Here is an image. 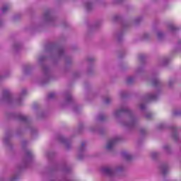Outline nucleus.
I'll list each match as a JSON object with an SVG mask.
<instances>
[{
  "label": "nucleus",
  "instance_id": "f8f14e48",
  "mask_svg": "<svg viewBox=\"0 0 181 181\" xmlns=\"http://www.w3.org/2000/svg\"><path fill=\"white\" fill-rule=\"evenodd\" d=\"M64 101L61 104L63 108L65 107H69V105H71V104H74V97H73V94L70 90H66L64 93Z\"/></svg>",
  "mask_w": 181,
  "mask_h": 181
},
{
  "label": "nucleus",
  "instance_id": "aec40b11",
  "mask_svg": "<svg viewBox=\"0 0 181 181\" xmlns=\"http://www.w3.org/2000/svg\"><path fill=\"white\" fill-rule=\"evenodd\" d=\"M90 132H97L99 135H104L105 134V129L97 126H93L89 128Z\"/></svg>",
  "mask_w": 181,
  "mask_h": 181
},
{
  "label": "nucleus",
  "instance_id": "a211bd4d",
  "mask_svg": "<svg viewBox=\"0 0 181 181\" xmlns=\"http://www.w3.org/2000/svg\"><path fill=\"white\" fill-rule=\"evenodd\" d=\"M100 25H103V20H97L93 24L90 25L88 26L86 36L88 37V36H90V35L97 29V28H100Z\"/></svg>",
  "mask_w": 181,
  "mask_h": 181
},
{
  "label": "nucleus",
  "instance_id": "6e6552de",
  "mask_svg": "<svg viewBox=\"0 0 181 181\" xmlns=\"http://www.w3.org/2000/svg\"><path fill=\"white\" fill-rule=\"evenodd\" d=\"M113 22H122V28L119 31L114 33V39L118 43H121L124 40V32L131 26V22L122 21L121 16H115L112 18Z\"/></svg>",
  "mask_w": 181,
  "mask_h": 181
},
{
  "label": "nucleus",
  "instance_id": "0e129e2a",
  "mask_svg": "<svg viewBox=\"0 0 181 181\" xmlns=\"http://www.w3.org/2000/svg\"><path fill=\"white\" fill-rule=\"evenodd\" d=\"M119 57L121 59V58L122 57V56H121V55H119Z\"/></svg>",
  "mask_w": 181,
  "mask_h": 181
},
{
  "label": "nucleus",
  "instance_id": "9b49d317",
  "mask_svg": "<svg viewBox=\"0 0 181 181\" xmlns=\"http://www.w3.org/2000/svg\"><path fill=\"white\" fill-rule=\"evenodd\" d=\"M88 66L86 69L88 76H93L95 74V69H94V63H95V58L94 57H88L86 58Z\"/></svg>",
  "mask_w": 181,
  "mask_h": 181
},
{
  "label": "nucleus",
  "instance_id": "393cba45",
  "mask_svg": "<svg viewBox=\"0 0 181 181\" xmlns=\"http://www.w3.org/2000/svg\"><path fill=\"white\" fill-rule=\"evenodd\" d=\"M122 156L123 159H125V160H127L128 162H129V160H132V155L128 153V151L122 152Z\"/></svg>",
  "mask_w": 181,
  "mask_h": 181
},
{
  "label": "nucleus",
  "instance_id": "9d476101",
  "mask_svg": "<svg viewBox=\"0 0 181 181\" xmlns=\"http://www.w3.org/2000/svg\"><path fill=\"white\" fill-rule=\"evenodd\" d=\"M121 141H122V136H116L109 140L106 144V151L114 153L115 152V145L117 144L118 142H121Z\"/></svg>",
  "mask_w": 181,
  "mask_h": 181
},
{
  "label": "nucleus",
  "instance_id": "2f4dec72",
  "mask_svg": "<svg viewBox=\"0 0 181 181\" xmlns=\"http://www.w3.org/2000/svg\"><path fill=\"white\" fill-rule=\"evenodd\" d=\"M97 92H95V90H90L89 92H88L86 98V100H88V97H90V98H93L94 97H97Z\"/></svg>",
  "mask_w": 181,
  "mask_h": 181
},
{
  "label": "nucleus",
  "instance_id": "a18cd8bd",
  "mask_svg": "<svg viewBox=\"0 0 181 181\" xmlns=\"http://www.w3.org/2000/svg\"><path fill=\"white\" fill-rule=\"evenodd\" d=\"M9 5H4L3 6V7L1 8V11L2 13H6V12H8V11H9Z\"/></svg>",
  "mask_w": 181,
  "mask_h": 181
},
{
  "label": "nucleus",
  "instance_id": "052dcab7",
  "mask_svg": "<svg viewBox=\"0 0 181 181\" xmlns=\"http://www.w3.org/2000/svg\"><path fill=\"white\" fill-rule=\"evenodd\" d=\"M178 47L181 49V40L178 42Z\"/></svg>",
  "mask_w": 181,
  "mask_h": 181
},
{
  "label": "nucleus",
  "instance_id": "603ef678",
  "mask_svg": "<svg viewBox=\"0 0 181 181\" xmlns=\"http://www.w3.org/2000/svg\"><path fill=\"white\" fill-rule=\"evenodd\" d=\"M73 76H74V78H78V77L81 76V74L78 71H76L74 73Z\"/></svg>",
  "mask_w": 181,
  "mask_h": 181
},
{
  "label": "nucleus",
  "instance_id": "f704fd0d",
  "mask_svg": "<svg viewBox=\"0 0 181 181\" xmlns=\"http://www.w3.org/2000/svg\"><path fill=\"white\" fill-rule=\"evenodd\" d=\"M97 120L100 121V122H103V121L107 120V115L105 114H99L97 117Z\"/></svg>",
  "mask_w": 181,
  "mask_h": 181
},
{
  "label": "nucleus",
  "instance_id": "1a4fd4ad",
  "mask_svg": "<svg viewBox=\"0 0 181 181\" xmlns=\"http://www.w3.org/2000/svg\"><path fill=\"white\" fill-rule=\"evenodd\" d=\"M158 131H163V129H167V128H169L170 130V136L174 141V142H180V135L179 134V128L175 125L172 126H168L166 123H160L157 125L156 127Z\"/></svg>",
  "mask_w": 181,
  "mask_h": 181
},
{
  "label": "nucleus",
  "instance_id": "6e6d98bb",
  "mask_svg": "<svg viewBox=\"0 0 181 181\" xmlns=\"http://www.w3.org/2000/svg\"><path fill=\"white\" fill-rule=\"evenodd\" d=\"M99 4H100V5H102V6H105V5H106L105 1H104V0L99 1Z\"/></svg>",
  "mask_w": 181,
  "mask_h": 181
},
{
  "label": "nucleus",
  "instance_id": "0eeeda50",
  "mask_svg": "<svg viewBox=\"0 0 181 181\" xmlns=\"http://www.w3.org/2000/svg\"><path fill=\"white\" fill-rule=\"evenodd\" d=\"M151 85L154 88H156L157 91L156 93H147L144 97V101H158L159 99V95H160V93L162 92V87H163V83L158 76H155L152 78L151 80Z\"/></svg>",
  "mask_w": 181,
  "mask_h": 181
},
{
  "label": "nucleus",
  "instance_id": "79ce46f5",
  "mask_svg": "<svg viewBox=\"0 0 181 181\" xmlns=\"http://www.w3.org/2000/svg\"><path fill=\"white\" fill-rule=\"evenodd\" d=\"M144 18L142 16H139L134 18V23L135 25H139L141 23V21H143Z\"/></svg>",
  "mask_w": 181,
  "mask_h": 181
},
{
  "label": "nucleus",
  "instance_id": "e2e57ef3",
  "mask_svg": "<svg viewBox=\"0 0 181 181\" xmlns=\"http://www.w3.org/2000/svg\"><path fill=\"white\" fill-rule=\"evenodd\" d=\"M154 2H158L159 0H153Z\"/></svg>",
  "mask_w": 181,
  "mask_h": 181
},
{
  "label": "nucleus",
  "instance_id": "ddd939ff",
  "mask_svg": "<svg viewBox=\"0 0 181 181\" xmlns=\"http://www.w3.org/2000/svg\"><path fill=\"white\" fill-rule=\"evenodd\" d=\"M86 152H87V144L83 141L78 148L77 158L79 160H83L86 158Z\"/></svg>",
  "mask_w": 181,
  "mask_h": 181
},
{
  "label": "nucleus",
  "instance_id": "2eb2a0df",
  "mask_svg": "<svg viewBox=\"0 0 181 181\" xmlns=\"http://www.w3.org/2000/svg\"><path fill=\"white\" fill-rule=\"evenodd\" d=\"M11 138H12V132H7L3 140L4 145H6L8 151H12V149H13V145L12 144V141H11Z\"/></svg>",
  "mask_w": 181,
  "mask_h": 181
},
{
  "label": "nucleus",
  "instance_id": "49530a36",
  "mask_svg": "<svg viewBox=\"0 0 181 181\" xmlns=\"http://www.w3.org/2000/svg\"><path fill=\"white\" fill-rule=\"evenodd\" d=\"M69 71H70V68H69V66H64L61 70V73H62V74H66V73H69Z\"/></svg>",
  "mask_w": 181,
  "mask_h": 181
},
{
  "label": "nucleus",
  "instance_id": "4d7b16f0",
  "mask_svg": "<svg viewBox=\"0 0 181 181\" xmlns=\"http://www.w3.org/2000/svg\"><path fill=\"white\" fill-rule=\"evenodd\" d=\"M124 0H115V4H122Z\"/></svg>",
  "mask_w": 181,
  "mask_h": 181
},
{
  "label": "nucleus",
  "instance_id": "09e8293b",
  "mask_svg": "<svg viewBox=\"0 0 181 181\" xmlns=\"http://www.w3.org/2000/svg\"><path fill=\"white\" fill-rule=\"evenodd\" d=\"M21 14L15 15L13 17V22H18V21H21Z\"/></svg>",
  "mask_w": 181,
  "mask_h": 181
},
{
  "label": "nucleus",
  "instance_id": "f3484780",
  "mask_svg": "<svg viewBox=\"0 0 181 181\" xmlns=\"http://www.w3.org/2000/svg\"><path fill=\"white\" fill-rule=\"evenodd\" d=\"M139 109L144 114L145 118H146L147 119H152V117H153V115H152V113L149 112L148 107H146V105H145L144 103H140Z\"/></svg>",
  "mask_w": 181,
  "mask_h": 181
},
{
  "label": "nucleus",
  "instance_id": "4be33fe9",
  "mask_svg": "<svg viewBox=\"0 0 181 181\" xmlns=\"http://www.w3.org/2000/svg\"><path fill=\"white\" fill-rule=\"evenodd\" d=\"M84 8L86 12H91L94 9V2L91 0H88L84 3Z\"/></svg>",
  "mask_w": 181,
  "mask_h": 181
},
{
  "label": "nucleus",
  "instance_id": "3c124183",
  "mask_svg": "<svg viewBox=\"0 0 181 181\" xmlns=\"http://www.w3.org/2000/svg\"><path fill=\"white\" fill-rule=\"evenodd\" d=\"M151 39V35L148 33H144L143 35V40H149Z\"/></svg>",
  "mask_w": 181,
  "mask_h": 181
},
{
  "label": "nucleus",
  "instance_id": "dca6fc26",
  "mask_svg": "<svg viewBox=\"0 0 181 181\" xmlns=\"http://www.w3.org/2000/svg\"><path fill=\"white\" fill-rule=\"evenodd\" d=\"M102 173L107 177H114L115 176V170L112 166H104L102 168Z\"/></svg>",
  "mask_w": 181,
  "mask_h": 181
},
{
  "label": "nucleus",
  "instance_id": "a878e982",
  "mask_svg": "<svg viewBox=\"0 0 181 181\" xmlns=\"http://www.w3.org/2000/svg\"><path fill=\"white\" fill-rule=\"evenodd\" d=\"M163 149L167 153V155H172L173 153V151L172 150V147H170V145L165 144L163 146Z\"/></svg>",
  "mask_w": 181,
  "mask_h": 181
},
{
  "label": "nucleus",
  "instance_id": "58836bf2",
  "mask_svg": "<svg viewBox=\"0 0 181 181\" xmlns=\"http://www.w3.org/2000/svg\"><path fill=\"white\" fill-rule=\"evenodd\" d=\"M104 104H106V105H110L111 103H112V98L111 97H106L103 99Z\"/></svg>",
  "mask_w": 181,
  "mask_h": 181
},
{
  "label": "nucleus",
  "instance_id": "864d4df0",
  "mask_svg": "<svg viewBox=\"0 0 181 181\" xmlns=\"http://www.w3.org/2000/svg\"><path fill=\"white\" fill-rule=\"evenodd\" d=\"M66 39H67V37L64 35H62L59 37L60 42H64V40H66Z\"/></svg>",
  "mask_w": 181,
  "mask_h": 181
},
{
  "label": "nucleus",
  "instance_id": "c756f323",
  "mask_svg": "<svg viewBox=\"0 0 181 181\" xmlns=\"http://www.w3.org/2000/svg\"><path fill=\"white\" fill-rule=\"evenodd\" d=\"M144 73H145V68L144 66H139L135 71L136 76H142Z\"/></svg>",
  "mask_w": 181,
  "mask_h": 181
},
{
  "label": "nucleus",
  "instance_id": "423d86ee",
  "mask_svg": "<svg viewBox=\"0 0 181 181\" xmlns=\"http://www.w3.org/2000/svg\"><path fill=\"white\" fill-rule=\"evenodd\" d=\"M27 94L28 90L26 89H22L19 96L17 98L13 99L11 91L4 89L3 90L2 95L0 97V103H1V104H8V105L21 106L22 105L23 98L26 97Z\"/></svg>",
  "mask_w": 181,
  "mask_h": 181
},
{
  "label": "nucleus",
  "instance_id": "a19ab883",
  "mask_svg": "<svg viewBox=\"0 0 181 181\" xmlns=\"http://www.w3.org/2000/svg\"><path fill=\"white\" fill-rule=\"evenodd\" d=\"M173 117H180L181 116V110L180 109H175L173 111Z\"/></svg>",
  "mask_w": 181,
  "mask_h": 181
},
{
  "label": "nucleus",
  "instance_id": "6ab92c4d",
  "mask_svg": "<svg viewBox=\"0 0 181 181\" xmlns=\"http://www.w3.org/2000/svg\"><path fill=\"white\" fill-rule=\"evenodd\" d=\"M159 170L163 177H166L169 174V164L168 163H162L159 165Z\"/></svg>",
  "mask_w": 181,
  "mask_h": 181
},
{
  "label": "nucleus",
  "instance_id": "f03ea898",
  "mask_svg": "<svg viewBox=\"0 0 181 181\" xmlns=\"http://www.w3.org/2000/svg\"><path fill=\"white\" fill-rule=\"evenodd\" d=\"M6 118L8 119H16L22 124V127L17 129L16 132V135L17 136H21L23 135L25 131H30L31 135H36L37 134V129L33 127L32 125V121L29 117L22 114V113H15V112H7L6 114Z\"/></svg>",
  "mask_w": 181,
  "mask_h": 181
},
{
  "label": "nucleus",
  "instance_id": "412c9836",
  "mask_svg": "<svg viewBox=\"0 0 181 181\" xmlns=\"http://www.w3.org/2000/svg\"><path fill=\"white\" fill-rule=\"evenodd\" d=\"M140 139L138 140V145H141L142 144V141H144V138L148 135V131L145 128H140L139 130Z\"/></svg>",
  "mask_w": 181,
  "mask_h": 181
},
{
  "label": "nucleus",
  "instance_id": "c03bdc74",
  "mask_svg": "<svg viewBox=\"0 0 181 181\" xmlns=\"http://www.w3.org/2000/svg\"><path fill=\"white\" fill-rule=\"evenodd\" d=\"M116 170L117 172H124L125 170V165H120L116 167Z\"/></svg>",
  "mask_w": 181,
  "mask_h": 181
},
{
  "label": "nucleus",
  "instance_id": "39448f33",
  "mask_svg": "<svg viewBox=\"0 0 181 181\" xmlns=\"http://www.w3.org/2000/svg\"><path fill=\"white\" fill-rule=\"evenodd\" d=\"M43 22L40 24H35L25 28V31L30 33H34V32H39L40 28H43L45 24L50 25L51 26H56V17L53 14L52 9H47L45 11L42 16Z\"/></svg>",
  "mask_w": 181,
  "mask_h": 181
},
{
  "label": "nucleus",
  "instance_id": "7c9ffc66",
  "mask_svg": "<svg viewBox=\"0 0 181 181\" xmlns=\"http://www.w3.org/2000/svg\"><path fill=\"white\" fill-rule=\"evenodd\" d=\"M161 153L160 152L158 151H153L151 153V159H153V160H156L159 156H160Z\"/></svg>",
  "mask_w": 181,
  "mask_h": 181
},
{
  "label": "nucleus",
  "instance_id": "e433bc0d",
  "mask_svg": "<svg viewBox=\"0 0 181 181\" xmlns=\"http://www.w3.org/2000/svg\"><path fill=\"white\" fill-rule=\"evenodd\" d=\"M157 37L158 40H162L165 37V33H163L162 30L157 31Z\"/></svg>",
  "mask_w": 181,
  "mask_h": 181
},
{
  "label": "nucleus",
  "instance_id": "37998d69",
  "mask_svg": "<svg viewBox=\"0 0 181 181\" xmlns=\"http://www.w3.org/2000/svg\"><path fill=\"white\" fill-rule=\"evenodd\" d=\"M72 110L74 112H76V114H78L80 112V107L78 106V105L74 104L73 105Z\"/></svg>",
  "mask_w": 181,
  "mask_h": 181
},
{
  "label": "nucleus",
  "instance_id": "20e7f679",
  "mask_svg": "<svg viewBox=\"0 0 181 181\" xmlns=\"http://www.w3.org/2000/svg\"><path fill=\"white\" fill-rule=\"evenodd\" d=\"M29 144L28 140H23L21 141V146L24 151V156L21 160V164L17 166V172H16L9 179L8 181H18L19 180V173L21 170H23L25 168H28L32 161L33 160V152L32 150L26 148Z\"/></svg>",
  "mask_w": 181,
  "mask_h": 181
},
{
  "label": "nucleus",
  "instance_id": "680f3d73",
  "mask_svg": "<svg viewBox=\"0 0 181 181\" xmlns=\"http://www.w3.org/2000/svg\"><path fill=\"white\" fill-rule=\"evenodd\" d=\"M64 28L67 27V23H64Z\"/></svg>",
  "mask_w": 181,
  "mask_h": 181
},
{
  "label": "nucleus",
  "instance_id": "bb28decb",
  "mask_svg": "<svg viewBox=\"0 0 181 181\" xmlns=\"http://www.w3.org/2000/svg\"><path fill=\"white\" fill-rule=\"evenodd\" d=\"M22 47V44L21 42H15L13 45V51L14 53H17L21 50V48Z\"/></svg>",
  "mask_w": 181,
  "mask_h": 181
},
{
  "label": "nucleus",
  "instance_id": "8fccbe9b",
  "mask_svg": "<svg viewBox=\"0 0 181 181\" xmlns=\"http://www.w3.org/2000/svg\"><path fill=\"white\" fill-rule=\"evenodd\" d=\"M56 97V93H50L47 95L48 100H53Z\"/></svg>",
  "mask_w": 181,
  "mask_h": 181
},
{
  "label": "nucleus",
  "instance_id": "5fc2aeb1",
  "mask_svg": "<svg viewBox=\"0 0 181 181\" xmlns=\"http://www.w3.org/2000/svg\"><path fill=\"white\" fill-rule=\"evenodd\" d=\"M84 86L86 88H91V83H90V82H85L84 83Z\"/></svg>",
  "mask_w": 181,
  "mask_h": 181
},
{
  "label": "nucleus",
  "instance_id": "bf43d9fd",
  "mask_svg": "<svg viewBox=\"0 0 181 181\" xmlns=\"http://www.w3.org/2000/svg\"><path fill=\"white\" fill-rule=\"evenodd\" d=\"M38 107H39V105L37 104H34L33 105L34 110H37Z\"/></svg>",
  "mask_w": 181,
  "mask_h": 181
},
{
  "label": "nucleus",
  "instance_id": "13d9d810",
  "mask_svg": "<svg viewBox=\"0 0 181 181\" xmlns=\"http://www.w3.org/2000/svg\"><path fill=\"white\" fill-rule=\"evenodd\" d=\"M4 26V20L0 19V28H2Z\"/></svg>",
  "mask_w": 181,
  "mask_h": 181
},
{
  "label": "nucleus",
  "instance_id": "72a5a7b5",
  "mask_svg": "<svg viewBox=\"0 0 181 181\" xmlns=\"http://www.w3.org/2000/svg\"><path fill=\"white\" fill-rule=\"evenodd\" d=\"M84 131V123L83 122H79L78 129L76 130L77 134H83Z\"/></svg>",
  "mask_w": 181,
  "mask_h": 181
},
{
  "label": "nucleus",
  "instance_id": "c85d7f7f",
  "mask_svg": "<svg viewBox=\"0 0 181 181\" xmlns=\"http://www.w3.org/2000/svg\"><path fill=\"white\" fill-rule=\"evenodd\" d=\"M170 63V57H165L161 59L160 64L161 66H168Z\"/></svg>",
  "mask_w": 181,
  "mask_h": 181
},
{
  "label": "nucleus",
  "instance_id": "c9c22d12",
  "mask_svg": "<svg viewBox=\"0 0 181 181\" xmlns=\"http://www.w3.org/2000/svg\"><path fill=\"white\" fill-rule=\"evenodd\" d=\"M127 84H128V86H131V84H134V83H135V77L134 76H128L127 78Z\"/></svg>",
  "mask_w": 181,
  "mask_h": 181
},
{
  "label": "nucleus",
  "instance_id": "5701e85b",
  "mask_svg": "<svg viewBox=\"0 0 181 181\" xmlns=\"http://www.w3.org/2000/svg\"><path fill=\"white\" fill-rule=\"evenodd\" d=\"M35 69V66L31 64L25 65L23 67V73L24 74H29L30 73H32L33 69Z\"/></svg>",
  "mask_w": 181,
  "mask_h": 181
},
{
  "label": "nucleus",
  "instance_id": "ea45409f",
  "mask_svg": "<svg viewBox=\"0 0 181 181\" xmlns=\"http://www.w3.org/2000/svg\"><path fill=\"white\" fill-rule=\"evenodd\" d=\"M139 60L142 64L145 63V61L146 60V55H145L144 54H140L139 55Z\"/></svg>",
  "mask_w": 181,
  "mask_h": 181
},
{
  "label": "nucleus",
  "instance_id": "4468645a",
  "mask_svg": "<svg viewBox=\"0 0 181 181\" xmlns=\"http://www.w3.org/2000/svg\"><path fill=\"white\" fill-rule=\"evenodd\" d=\"M57 139L60 142V144H63V145H64L66 151H70V149H71V141L64 137V136L62 134H59Z\"/></svg>",
  "mask_w": 181,
  "mask_h": 181
},
{
  "label": "nucleus",
  "instance_id": "4c0bfd02",
  "mask_svg": "<svg viewBox=\"0 0 181 181\" xmlns=\"http://www.w3.org/2000/svg\"><path fill=\"white\" fill-rule=\"evenodd\" d=\"M119 94L121 98H127L129 95V93L127 90H122Z\"/></svg>",
  "mask_w": 181,
  "mask_h": 181
},
{
  "label": "nucleus",
  "instance_id": "b1692460",
  "mask_svg": "<svg viewBox=\"0 0 181 181\" xmlns=\"http://www.w3.org/2000/svg\"><path fill=\"white\" fill-rule=\"evenodd\" d=\"M168 29L172 32V33H176V32H179L180 28L179 27L176 26V25L173 23H170L168 25Z\"/></svg>",
  "mask_w": 181,
  "mask_h": 181
},
{
  "label": "nucleus",
  "instance_id": "f257e3e1",
  "mask_svg": "<svg viewBox=\"0 0 181 181\" xmlns=\"http://www.w3.org/2000/svg\"><path fill=\"white\" fill-rule=\"evenodd\" d=\"M44 52L48 54V57L40 56L37 59L42 73V76L38 80V83L42 86L49 84L50 81L54 80V74H53L52 68L45 64V62L47 60V57L50 59L54 66H59V63H60L63 57L64 58L66 66H71L73 64V57L66 55L64 47L59 45L57 42H52L47 43L45 45Z\"/></svg>",
  "mask_w": 181,
  "mask_h": 181
},
{
  "label": "nucleus",
  "instance_id": "473e14b6",
  "mask_svg": "<svg viewBox=\"0 0 181 181\" xmlns=\"http://www.w3.org/2000/svg\"><path fill=\"white\" fill-rule=\"evenodd\" d=\"M46 117H47V114L43 111H40L37 113V118L38 119H43L46 118Z\"/></svg>",
  "mask_w": 181,
  "mask_h": 181
},
{
  "label": "nucleus",
  "instance_id": "de8ad7c7",
  "mask_svg": "<svg viewBox=\"0 0 181 181\" xmlns=\"http://www.w3.org/2000/svg\"><path fill=\"white\" fill-rule=\"evenodd\" d=\"M175 83H176V79H170L168 82V87L172 88L175 85Z\"/></svg>",
  "mask_w": 181,
  "mask_h": 181
},
{
  "label": "nucleus",
  "instance_id": "7ed1b4c3",
  "mask_svg": "<svg viewBox=\"0 0 181 181\" xmlns=\"http://www.w3.org/2000/svg\"><path fill=\"white\" fill-rule=\"evenodd\" d=\"M127 114L129 121H120L119 124L122 127L127 128V129L132 130L136 128L138 125V117L135 115V113L131 108L127 105H122L119 109H117L113 112L115 118L119 119L122 117V114Z\"/></svg>",
  "mask_w": 181,
  "mask_h": 181
},
{
  "label": "nucleus",
  "instance_id": "cd10ccee",
  "mask_svg": "<svg viewBox=\"0 0 181 181\" xmlns=\"http://www.w3.org/2000/svg\"><path fill=\"white\" fill-rule=\"evenodd\" d=\"M45 156L49 160H52L54 156H56V153L54 151H47L45 152Z\"/></svg>",
  "mask_w": 181,
  "mask_h": 181
}]
</instances>
